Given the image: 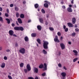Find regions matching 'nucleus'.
<instances>
[{"mask_svg":"<svg viewBox=\"0 0 79 79\" xmlns=\"http://www.w3.org/2000/svg\"><path fill=\"white\" fill-rule=\"evenodd\" d=\"M44 43L43 44L44 48L45 49H47L48 48V43L47 41H43Z\"/></svg>","mask_w":79,"mask_h":79,"instance_id":"obj_1","label":"nucleus"},{"mask_svg":"<svg viewBox=\"0 0 79 79\" xmlns=\"http://www.w3.org/2000/svg\"><path fill=\"white\" fill-rule=\"evenodd\" d=\"M19 52L22 54H24V53H25V49H24V48H20L19 50Z\"/></svg>","mask_w":79,"mask_h":79,"instance_id":"obj_2","label":"nucleus"},{"mask_svg":"<svg viewBox=\"0 0 79 79\" xmlns=\"http://www.w3.org/2000/svg\"><path fill=\"white\" fill-rule=\"evenodd\" d=\"M44 2L46 3L44 4V7H45L46 8H48V5H50V3L48 1H45Z\"/></svg>","mask_w":79,"mask_h":79,"instance_id":"obj_3","label":"nucleus"},{"mask_svg":"<svg viewBox=\"0 0 79 79\" xmlns=\"http://www.w3.org/2000/svg\"><path fill=\"white\" fill-rule=\"evenodd\" d=\"M26 67L28 71H30L31 70V66L29 64H27Z\"/></svg>","mask_w":79,"mask_h":79,"instance_id":"obj_4","label":"nucleus"},{"mask_svg":"<svg viewBox=\"0 0 79 79\" xmlns=\"http://www.w3.org/2000/svg\"><path fill=\"white\" fill-rule=\"evenodd\" d=\"M61 75L63 77V79H65V77L66 75V73L64 72H63V73H61Z\"/></svg>","mask_w":79,"mask_h":79,"instance_id":"obj_5","label":"nucleus"},{"mask_svg":"<svg viewBox=\"0 0 79 79\" xmlns=\"http://www.w3.org/2000/svg\"><path fill=\"white\" fill-rule=\"evenodd\" d=\"M60 47H61L62 50H64L65 48V46L63 43L60 44Z\"/></svg>","mask_w":79,"mask_h":79,"instance_id":"obj_6","label":"nucleus"},{"mask_svg":"<svg viewBox=\"0 0 79 79\" xmlns=\"http://www.w3.org/2000/svg\"><path fill=\"white\" fill-rule=\"evenodd\" d=\"M73 52L74 53V55L75 56H77L78 52H77V50H73Z\"/></svg>","mask_w":79,"mask_h":79,"instance_id":"obj_7","label":"nucleus"},{"mask_svg":"<svg viewBox=\"0 0 79 79\" xmlns=\"http://www.w3.org/2000/svg\"><path fill=\"white\" fill-rule=\"evenodd\" d=\"M9 33L10 35H13L14 34V32L13 30H10L9 31Z\"/></svg>","mask_w":79,"mask_h":79,"instance_id":"obj_8","label":"nucleus"},{"mask_svg":"<svg viewBox=\"0 0 79 79\" xmlns=\"http://www.w3.org/2000/svg\"><path fill=\"white\" fill-rule=\"evenodd\" d=\"M34 71L35 73H38V71H39V70L38 69L36 68H34Z\"/></svg>","mask_w":79,"mask_h":79,"instance_id":"obj_9","label":"nucleus"},{"mask_svg":"<svg viewBox=\"0 0 79 79\" xmlns=\"http://www.w3.org/2000/svg\"><path fill=\"white\" fill-rule=\"evenodd\" d=\"M67 25L69 27H73V24L71 23H68Z\"/></svg>","mask_w":79,"mask_h":79,"instance_id":"obj_10","label":"nucleus"},{"mask_svg":"<svg viewBox=\"0 0 79 79\" xmlns=\"http://www.w3.org/2000/svg\"><path fill=\"white\" fill-rule=\"evenodd\" d=\"M24 39L25 42H28V41H29V38H28V37L27 36H26L24 37Z\"/></svg>","mask_w":79,"mask_h":79,"instance_id":"obj_11","label":"nucleus"},{"mask_svg":"<svg viewBox=\"0 0 79 79\" xmlns=\"http://www.w3.org/2000/svg\"><path fill=\"white\" fill-rule=\"evenodd\" d=\"M67 10L69 12H72L73 10L70 7H68L67 9Z\"/></svg>","mask_w":79,"mask_h":79,"instance_id":"obj_12","label":"nucleus"},{"mask_svg":"<svg viewBox=\"0 0 79 79\" xmlns=\"http://www.w3.org/2000/svg\"><path fill=\"white\" fill-rule=\"evenodd\" d=\"M76 19L74 18H73L72 19V23L73 24H75V23H76Z\"/></svg>","mask_w":79,"mask_h":79,"instance_id":"obj_13","label":"nucleus"},{"mask_svg":"<svg viewBox=\"0 0 79 79\" xmlns=\"http://www.w3.org/2000/svg\"><path fill=\"white\" fill-rule=\"evenodd\" d=\"M37 28L39 31H41L42 27L40 25H38L37 26Z\"/></svg>","mask_w":79,"mask_h":79,"instance_id":"obj_14","label":"nucleus"},{"mask_svg":"<svg viewBox=\"0 0 79 79\" xmlns=\"http://www.w3.org/2000/svg\"><path fill=\"white\" fill-rule=\"evenodd\" d=\"M17 20L18 21V23H19L20 24H22V23H23V22H22V20H21V19L18 18L17 19Z\"/></svg>","mask_w":79,"mask_h":79,"instance_id":"obj_15","label":"nucleus"},{"mask_svg":"<svg viewBox=\"0 0 79 79\" xmlns=\"http://www.w3.org/2000/svg\"><path fill=\"white\" fill-rule=\"evenodd\" d=\"M37 34L35 33H33L31 34V37H35L36 36Z\"/></svg>","mask_w":79,"mask_h":79,"instance_id":"obj_16","label":"nucleus"},{"mask_svg":"<svg viewBox=\"0 0 79 79\" xmlns=\"http://www.w3.org/2000/svg\"><path fill=\"white\" fill-rule=\"evenodd\" d=\"M14 29L16 31H19V27H14Z\"/></svg>","mask_w":79,"mask_h":79,"instance_id":"obj_17","label":"nucleus"},{"mask_svg":"<svg viewBox=\"0 0 79 79\" xmlns=\"http://www.w3.org/2000/svg\"><path fill=\"white\" fill-rule=\"evenodd\" d=\"M6 20L7 21V24H10V20L8 19H6Z\"/></svg>","mask_w":79,"mask_h":79,"instance_id":"obj_18","label":"nucleus"},{"mask_svg":"<svg viewBox=\"0 0 79 79\" xmlns=\"http://www.w3.org/2000/svg\"><path fill=\"white\" fill-rule=\"evenodd\" d=\"M5 63H2L1 66V68H5Z\"/></svg>","mask_w":79,"mask_h":79,"instance_id":"obj_19","label":"nucleus"},{"mask_svg":"<svg viewBox=\"0 0 79 79\" xmlns=\"http://www.w3.org/2000/svg\"><path fill=\"white\" fill-rule=\"evenodd\" d=\"M44 70H47V64H46L45 63H44Z\"/></svg>","mask_w":79,"mask_h":79,"instance_id":"obj_20","label":"nucleus"},{"mask_svg":"<svg viewBox=\"0 0 79 79\" xmlns=\"http://www.w3.org/2000/svg\"><path fill=\"white\" fill-rule=\"evenodd\" d=\"M20 17L21 18H24V15L23 14H22L20 15Z\"/></svg>","mask_w":79,"mask_h":79,"instance_id":"obj_21","label":"nucleus"},{"mask_svg":"<svg viewBox=\"0 0 79 79\" xmlns=\"http://www.w3.org/2000/svg\"><path fill=\"white\" fill-rule=\"evenodd\" d=\"M37 42H38V43L39 44H41V42H40V41H41L40 39H37Z\"/></svg>","mask_w":79,"mask_h":79,"instance_id":"obj_22","label":"nucleus"},{"mask_svg":"<svg viewBox=\"0 0 79 79\" xmlns=\"http://www.w3.org/2000/svg\"><path fill=\"white\" fill-rule=\"evenodd\" d=\"M39 68H44V65L42 64H41L40 66H39Z\"/></svg>","mask_w":79,"mask_h":79,"instance_id":"obj_23","label":"nucleus"},{"mask_svg":"<svg viewBox=\"0 0 79 79\" xmlns=\"http://www.w3.org/2000/svg\"><path fill=\"white\" fill-rule=\"evenodd\" d=\"M34 6L35 8H37L39 7V4H35L34 5Z\"/></svg>","mask_w":79,"mask_h":79,"instance_id":"obj_24","label":"nucleus"},{"mask_svg":"<svg viewBox=\"0 0 79 79\" xmlns=\"http://www.w3.org/2000/svg\"><path fill=\"white\" fill-rule=\"evenodd\" d=\"M54 40L56 42H59V40L58 39V38H54Z\"/></svg>","mask_w":79,"mask_h":79,"instance_id":"obj_25","label":"nucleus"},{"mask_svg":"<svg viewBox=\"0 0 79 79\" xmlns=\"http://www.w3.org/2000/svg\"><path fill=\"white\" fill-rule=\"evenodd\" d=\"M24 30V28H23L22 27H19V31H23Z\"/></svg>","mask_w":79,"mask_h":79,"instance_id":"obj_26","label":"nucleus"},{"mask_svg":"<svg viewBox=\"0 0 79 79\" xmlns=\"http://www.w3.org/2000/svg\"><path fill=\"white\" fill-rule=\"evenodd\" d=\"M0 21L2 23H3V18L1 17L0 16Z\"/></svg>","mask_w":79,"mask_h":79,"instance_id":"obj_27","label":"nucleus"},{"mask_svg":"<svg viewBox=\"0 0 79 79\" xmlns=\"http://www.w3.org/2000/svg\"><path fill=\"white\" fill-rule=\"evenodd\" d=\"M15 11H18V10H19V8H18L17 7H15Z\"/></svg>","mask_w":79,"mask_h":79,"instance_id":"obj_28","label":"nucleus"},{"mask_svg":"<svg viewBox=\"0 0 79 79\" xmlns=\"http://www.w3.org/2000/svg\"><path fill=\"white\" fill-rule=\"evenodd\" d=\"M41 23H43V19L42 18H40L39 19Z\"/></svg>","mask_w":79,"mask_h":79,"instance_id":"obj_29","label":"nucleus"},{"mask_svg":"<svg viewBox=\"0 0 79 79\" xmlns=\"http://www.w3.org/2000/svg\"><path fill=\"white\" fill-rule=\"evenodd\" d=\"M72 36V37H74L75 35H76V33L73 32L71 35Z\"/></svg>","mask_w":79,"mask_h":79,"instance_id":"obj_30","label":"nucleus"},{"mask_svg":"<svg viewBox=\"0 0 79 79\" xmlns=\"http://www.w3.org/2000/svg\"><path fill=\"white\" fill-rule=\"evenodd\" d=\"M43 52L44 53V54H47V52L46 51H45V50L44 49L43 50Z\"/></svg>","mask_w":79,"mask_h":79,"instance_id":"obj_31","label":"nucleus"},{"mask_svg":"<svg viewBox=\"0 0 79 79\" xmlns=\"http://www.w3.org/2000/svg\"><path fill=\"white\" fill-rule=\"evenodd\" d=\"M20 66L21 68L23 67V66H24V64L23 63H21L20 64Z\"/></svg>","mask_w":79,"mask_h":79,"instance_id":"obj_32","label":"nucleus"},{"mask_svg":"<svg viewBox=\"0 0 79 79\" xmlns=\"http://www.w3.org/2000/svg\"><path fill=\"white\" fill-rule=\"evenodd\" d=\"M41 11L42 13H44H44H45V10L44 9H42L41 10Z\"/></svg>","mask_w":79,"mask_h":79,"instance_id":"obj_33","label":"nucleus"},{"mask_svg":"<svg viewBox=\"0 0 79 79\" xmlns=\"http://www.w3.org/2000/svg\"><path fill=\"white\" fill-rule=\"evenodd\" d=\"M78 59V58H76L75 59H73V62L74 63V62H75V61H76Z\"/></svg>","mask_w":79,"mask_h":79,"instance_id":"obj_34","label":"nucleus"},{"mask_svg":"<svg viewBox=\"0 0 79 79\" xmlns=\"http://www.w3.org/2000/svg\"><path fill=\"white\" fill-rule=\"evenodd\" d=\"M19 13L18 12H17L16 14V16L17 18H18L19 17Z\"/></svg>","mask_w":79,"mask_h":79,"instance_id":"obj_35","label":"nucleus"},{"mask_svg":"<svg viewBox=\"0 0 79 79\" xmlns=\"http://www.w3.org/2000/svg\"><path fill=\"white\" fill-rule=\"evenodd\" d=\"M45 75H46V73L44 72L42 73L41 76H45Z\"/></svg>","mask_w":79,"mask_h":79,"instance_id":"obj_36","label":"nucleus"},{"mask_svg":"<svg viewBox=\"0 0 79 79\" xmlns=\"http://www.w3.org/2000/svg\"><path fill=\"white\" fill-rule=\"evenodd\" d=\"M8 77L9 79H13V78L12 77H11V76H10V75H8Z\"/></svg>","mask_w":79,"mask_h":79,"instance_id":"obj_37","label":"nucleus"},{"mask_svg":"<svg viewBox=\"0 0 79 79\" xmlns=\"http://www.w3.org/2000/svg\"><path fill=\"white\" fill-rule=\"evenodd\" d=\"M7 58L6 56H5L4 57V60H7Z\"/></svg>","mask_w":79,"mask_h":79,"instance_id":"obj_38","label":"nucleus"},{"mask_svg":"<svg viewBox=\"0 0 79 79\" xmlns=\"http://www.w3.org/2000/svg\"><path fill=\"white\" fill-rule=\"evenodd\" d=\"M27 69H24V72H25V73H27Z\"/></svg>","mask_w":79,"mask_h":79,"instance_id":"obj_39","label":"nucleus"},{"mask_svg":"<svg viewBox=\"0 0 79 79\" xmlns=\"http://www.w3.org/2000/svg\"><path fill=\"white\" fill-rule=\"evenodd\" d=\"M58 66L59 67V68H61V64L60 63L59 64H58Z\"/></svg>","mask_w":79,"mask_h":79,"instance_id":"obj_40","label":"nucleus"},{"mask_svg":"<svg viewBox=\"0 0 79 79\" xmlns=\"http://www.w3.org/2000/svg\"><path fill=\"white\" fill-rule=\"evenodd\" d=\"M28 79H34V78L32 77H30L27 78Z\"/></svg>","mask_w":79,"mask_h":79,"instance_id":"obj_41","label":"nucleus"},{"mask_svg":"<svg viewBox=\"0 0 79 79\" xmlns=\"http://www.w3.org/2000/svg\"><path fill=\"white\" fill-rule=\"evenodd\" d=\"M60 55H61V52H58L57 55H58V56H60Z\"/></svg>","mask_w":79,"mask_h":79,"instance_id":"obj_42","label":"nucleus"},{"mask_svg":"<svg viewBox=\"0 0 79 79\" xmlns=\"http://www.w3.org/2000/svg\"><path fill=\"white\" fill-rule=\"evenodd\" d=\"M75 31H76V32H79V29L78 28H77L75 29Z\"/></svg>","mask_w":79,"mask_h":79,"instance_id":"obj_43","label":"nucleus"},{"mask_svg":"<svg viewBox=\"0 0 79 79\" xmlns=\"http://www.w3.org/2000/svg\"><path fill=\"white\" fill-rule=\"evenodd\" d=\"M5 16H6V17H8V16H9V15H8V14L7 13H5Z\"/></svg>","mask_w":79,"mask_h":79,"instance_id":"obj_44","label":"nucleus"},{"mask_svg":"<svg viewBox=\"0 0 79 79\" xmlns=\"http://www.w3.org/2000/svg\"><path fill=\"white\" fill-rule=\"evenodd\" d=\"M57 35H59V36H60V35H61V33L60 32H58L57 33Z\"/></svg>","mask_w":79,"mask_h":79,"instance_id":"obj_45","label":"nucleus"},{"mask_svg":"<svg viewBox=\"0 0 79 79\" xmlns=\"http://www.w3.org/2000/svg\"><path fill=\"white\" fill-rule=\"evenodd\" d=\"M65 32H68V28H65Z\"/></svg>","mask_w":79,"mask_h":79,"instance_id":"obj_46","label":"nucleus"},{"mask_svg":"<svg viewBox=\"0 0 79 79\" xmlns=\"http://www.w3.org/2000/svg\"><path fill=\"white\" fill-rule=\"evenodd\" d=\"M49 29L50 31H53L54 30L53 28L52 27L49 28Z\"/></svg>","mask_w":79,"mask_h":79,"instance_id":"obj_47","label":"nucleus"},{"mask_svg":"<svg viewBox=\"0 0 79 79\" xmlns=\"http://www.w3.org/2000/svg\"><path fill=\"white\" fill-rule=\"evenodd\" d=\"M11 26L12 27H15V23H12Z\"/></svg>","mask_w":79,"mask_h":79,"instance_id":"obj_48","label":"nucleus"},{"mask_svg":"<svg viewBox=\"0 0 79 79\" xmlns=\"http://www.w3.org/2000/svg\"><path fill=\"white\" fill-rule=\"evenodd\" d=\"M62 8H63V9H65V8H66V6H62Z\"/></svg>","mask_w":79,"mask_h":79,"instance_id":"obj_49","label":"nucleus"},{"mask_svg":"<svg viewBox=\"0 0 79 79\" xmlns=\"http://www.w3.org/2000/svg\"><path fill=\"white\" fill-rule=\"evenodd\" d=\"M6 12H7V13H9V9H7Z\"/></svg>","mask_w":79,"mask_h":79,"instance_id":"obj_50","label":"nucleus"},{"mask_svg":"<svg viewBox=\"0 0 79 79\" xmlns=\"http://www.w3.org/2000/svg\"><path fill=\"white\" fill-rule=\"evenodd\" d=\"M13 4H10V7H13Z\"/></svg>","mask_w":79,"mask_h":79,"instance_id":"obj_51","label":"nucleus"},{"mask_svg":"<svg viewBox=\"0 0 79 79\" xmlns=\"http://www.w3.org/2000/svg\"><path fill=\"white\" fill-rule=\"evenodd\" d=\"M6 52H10V49H7L6 50Z\"/></svg>","mask_w":79,"mask_h":79,"instance_id":"obj_52","label":"nucleus"},{"mask_svg":"<svg viewBox=\"0 0 79 79\" xmlns=\"http://www.w3.org/2000/svg\"><path fill=\"white\" fill-rule=\"evenodd\" d=\"M71 3H72V4H73V3H74V0H72Z\"/></svg>","mask_w":79,"mask_h":79,"instance_id":"obj_53","label":"nucleus"},{"mask_svg":"<svg viewBox=\"0 0 79 79\" xmlns=\"http://www.w3.org/2000/svg\"><path fill=\"white\" fill-rule=\"evenodd\" d=\"M66 27L65 25H64L63 26V28L64 29H66Z\"/></svg>","mask_w":79,"mask_h":79,"instance_id":"obj_54","label":"nucleus"},{"mask_svg":"<svg viewBox=\"0 0 79 79\" xmlns=\"http://www.w3.org/2000/svg\"><path fill=\"white\" fill-rule=\"evenodd\" d=\"M2 49H3V47H0V50H2Z\"/></svg>","mask_w":79,"mask_h":79,"instance_id":"obj_55","label":"nucleus"},{"mask_svg":"<svg viewBox=\"0 0 79 79\" xmlns=\"http://www.w3.org/2000/svg\"><path fill=\"white\" fill-rule=\"evenodd\" d=\"M15 47H18V44H17V43H16V44H15Z\"/></svg>","mask_w":79,"mask_h":79,"instance_id":"obj_56","label":"nucleus"},{"mask_svg":"<svg viewBox=\"0 0 79 79\" xmlns=\"http://www.w3.org/2000/svg\"><path fill=\"white\" fill-rule=\"evenodd\" d=\"M73 8H76V4L74 5V6Z\"/></svg>","mask_w":79,"mask_h":79,"instance_id":"obj_57","label":"nucleus"},{"mask_svg":"<svg viewBox=\"0 0 79 79\" xmlns=\"http://www.w3.org/2000/svg\"><path fill=\"white\" fill-rule=\"evenodd\" d=\"M31 20H28V23H31Z\"/></svg>","mask_w":79,"mask_h":79,"instance_id":"obj_58","label":"nucleus"},{"mask_svg":"<svg viewBox=\"0 0 79 79\" xmlns=\"http://www.w3.org/2000/svg\"><path fill=\"white\" fill-rule=\"evenodd\" d=\"M60 3L61 4H62V5H63L64 3V2H63V1H62Z\"/></svg>","mask_w":79,"mask_h":79,"instance_id":"obj_59","label":"nucleus"},{"mask_svg":"<svg viewBox=\"0 0 79 79\" xmlns=\"http://www.w3.org/2000/svg\"><path fill=\"white\" fill-rule=\"evenodd\" d=\"M0 11H2V8L0 7Z\"/></svg>","mask_w":79,"mask_h":79,"instance_id":"obj_60","label":"nucleus"},{"mask_svg":"<svg viewBox=\"0 0 79 79\" xmlns=\"http://www.w3.org/2000/svg\"><path fill=\"white\" fill-rule=\"evenodd\" d=\"M26 1H23V4H25V3H26Z\"/></svg>","mask_w":79,"mask_h":79,"instance_id":"obj_61","label":"nucleus"},{"mask_svg":"<svg viewBox=\"0 0 79 79\" xmlns=\"http://www.w3.org/2000/svg\"><path fill=\"white\" fill-rule=\"evenodd\" d=\"M60 39L61 40H63V37L61 36Z\"/></svg>","mask_w":79,"mask_h":79,"instance_id":"obj_62","label":"nucleus"},{"mask_svg":"<svg viewBox=\"0 0 79 79\" xmlns=\"http://www.w3.org/2000/svg\"><path fill=\"white\" fill-rule=\"evenodd\" d=\"M64 69H65V70H66V68L65 67V66H64Z\"/></svg>","mask_w":79,"mask_h":79,"instance_id":"obj_63","label":"nucleus"},{"mask_svg":"<svg viewBox=\"0 0 79 79\" xmlns=\"http://www.w3.org/2000/svg\"><path fill=\"white\" fill-rule=\"evenodd\" d=\"M35 79H39V77H35Z\"/></svg>","mask_w":79,"mask_h":79,"instance_id":"obj_64","label":"nucleus"}]
</instances>
